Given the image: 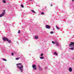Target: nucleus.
I'll return each mask as SVG.
<instances>
[{
  "label": "nucleus",
  "mask_w": 74,
  "mask_h": 74,
  "mask_svg": "<svg viewBox=\"0 0 74 74\" xmlns=\"http://www.w3.org/2000/svg\"><path fill=\"white\" fill-rule=\"evenodd\" d=\"M22 65V63H18V64H16L17 67H18L19 68V67H20L18 66V65Z\"/></svg>",
  "instance_id": "nucleus-8"
},
{
  "label": "nucleus",
  "mask_w": 74,
  "mask_h": 74,
  "mask_svg": "<svg viewBox=\"0 0 74 74\" xmlns=\"http://www.w3.org/2000/svg\"><path fill=\"white\" fill-rule=\"evenodd\" d=\"M69 49H71V50H74V47H72L69 48Z\"/></svg>",
  "instance_id": "nucleus-14"
},
{
  "label": "nucleus",
  "mask_w": 74,
  "mask_h": 74,
  "mask_svg": "<svg viewBox=\"0 0 74 74\" xmlns=\"http://www.w3.org/2000/svg\"><path fill=\"white\" fill-rule=\"evenodd\" d=\"M5 10H3V13H1V14H0V18H1V17H2V16H3L4 15V14L5 13Z\"/></svg>",
  "instance_id": "nucleus-1"
},
{
  "label": "nucleus",
  "mask_w": 74,
  "mask_h": 74,
  "mask_svg": "<svg viewBox=\"0 0 74 74\" xmlns=\"http://www.w3.org/2000/svg\"><path fill=\"white\" fill-rule=\"evenodd\" d=\"M54 54H56V56L58 55V53H57L56 52H55Z\"/></svg>",
  "instance_id": "nucleus-19"
},
{
  "label": "nucleus",
  "mask_w": 74,
  "mask_h": 74,
  "mask_svg": "<svg viewBox=\"0 0 74 74\" xmlns=\"http://www.w3.org/2000/svg\"><path fill=\"white\" fill-rule=\"evenodd\" d=\"M74 0H72V1H73V2H74Z\"/></svg>",
  "instance_id": "nucleus-30"
},
{
  "label": "nucleus",
  "mask_w": 74,
  "mask_h": 74,
  "mask_svg": "<svg viewBox=\"0 0 74 74\" xmlns=\"http://www.w3.org/2000/svg\"><path fill=\"white\" fill-rule=\"evenodd\" d=\"M70 47H73L74 46V42H71L69 44Z\"/></svg>",
  "instance_id": "nucleus-2"
},
{
  "label": "nucleus",
  "mask_w": 74,
  "mask_h": 74,
  "mask_svg": "<svg viewBox=\"0 0 74 74\" xmlns=\"http://www.w3.org/2000/svg\"><path fill=\"white\" fill-rule=\"evenodd\" d=\"M56 27L57 29H59V27H58L57 26H56Z\"/></svg>",
  "instance_id": "nucleus-22"
},
{
  "label": "nucleus",
  "mask_w": 74,
  "mask_h": 74,
  "mask_svg": "<svg viewBox=\"0 0 74 74\" xmlns=\"http://www.w3.org/2000/svg\"><path fill=\"white\" fill-rule=\"evenodd\" d=\"M38 67H39V68H40V65H38Z\"/></svg>",
  "instance_id": "nucleus-28"
},
{
  "label": "nucleus",
  "mask_w": 74,
  "mask_h": 74,
  "mask_svg": "<svg viewBox=\"0 0 74 74\" xmlns=\"http://www.w3.org/2000/svg\"><path fill=\"white\" fill-rule=\"evenodd\" d=\"M31 11L32 12H33V13H34L35 14H36V12H35V11H34V10H32V11Z\"/></svg>",
  "instance_id": "nucleus-12"
},
{
  "label": "nucleus",
  "mask_w": 74,
  "mask_h": 74,
  "mask_svg": "<svg viewBox=\"0 0 74 74\" xmlns=\"http://www.w3.org/2000/svg\"><path fill=\"white\" fill-rule=\"evenodd\" d=\"M3 2L4 3H5V4L6 3V1H5V0H3Z\"/></svg>",
  "instance_id": "nucleus-13"
},
{
  "label": "nucleus",
  "mask_w": 74,
  "mask_h": 74,
  "mask_svg": "<svg viewBox=\"0 0 74 74\" xmlns=\"http://www.w3.org/2000/svg\"><path fill=\"white\" fill-rule=\"evenodd\" d=\"M72 70L71 67L69 68V72H71L72 71Z\"/></svg>",
  "instance_id": "nucleus-7"
},
{
  "label": "nucleus",
  "mask_w": 74,
  "mask_h": 74,
  "mask_svg": "<svg viewBox=\"0 0 74 74\" xmlns=\"http://www.w3.org/2000/svg\"><path fill=\"white\" fill-rule=\"evenodd\" d=\"M41 59H44V57H41L40 58Z\"/></svg>",
  "instance_id": "nucleus-16"
},
{
  "label": "nucleus",
  "mask_w": 74,
  "mask_h": 74,
  "mask_svg": "<svg viewBox=\"0 0 74 74\" xmlns=\"http://www.w3.org/2000/svg\"><path fill=\"white\" fill-rule=\"evenodd\" d=\"M19 59H20V57L16 58V60H18Z\"/></svg>",
  "instance_id": "nucleus-15"
},
{
  "label": "nucleus",
  "mask_w": 74,
  "mask_h": 74,
  "mask_svg": "<svg viewBox=\"0 0 74 74\" xmlns=\"http://www.w3.org/2000/svg\"><path fill=\"white\" fill-rule=\"evenodd\" d=\"M14 55V53H12V55Z\"/></svg>",
  "instance_id": "nucleus-26"
},
{
  "label": "nucleus",
  "mask_w": 74,
  "mask_h": 74,
  "mask_svg": "<svg viewBox=\"0 0 74 74\" xmlns=\"http://www.w3.org/2000/svg\"><path fill=\"white\" fill-rule=\"evenodd\" d=\"M35 39H38V36H35Z\"/></svg>",
  "instance_id": "nucleus-9"
},
{
  "label": "nucleus",
  "mask_w": 74,
  "mask_h": 74,
  "mask_svg": "<svg viewBox=\"0 0 74 74\" xmlns=\"http://www.w3.org/2000/svg\"><path fill=\"white\" fill-rule=\"evenodd\" d=\"M44 54H43V53H42L41 54L40 56H43Z\"/></svg>",
  "instance_id": "nucleus-24"
},
{
  "label": "nucleus",
  "mask_w": 74,
  "mask_h": 74,
  "mask_svg": "<svg viewBox=\"0 0 74 74\" xmlns=\"http://www.w3.org/2000/svg\"><path fill=\"white\" fill-rule=\"evenodd\" d=\"M55 44H56L57 45V46H59V43H58V42H56Z\"/></svg>",
  "instance_id": "nucleus-10"
},
{
  "label": "nucleus",
  "mask_w": 74,
  "mask_h": 74,
  "mask_svg": "<svg viewBox=\"0 0 74 74\" xmlns=\"http://www.w3.org/2000/svg\"><path fill=\"white\" fill-rule=\"evenodd\" d=\"M51 34H53V32L52 31H51L50 32Z\"/></svg>",
  "instance_id": "nucleus-18"
},
{
  "label": "nucleus",
  "mask_w": 74,
  "mask_h": 74,
  "mask_svg": "<svg viewBox=\"0 0 74 74\" xmlns=\"http://www.w3.org/2000/svg\"><path fill=\"white\" fill-rule=\"evenodd\" d=\"M3 60H4V61H7L6 59H5L4 58H3Z\"/></svg>",
  "instance_id": "nucleus-20"
},
{
  "label": "nucleus",
  "mask_w": 74,
  "mask_h": 74,
  "mask_svg": "<svg viewBox=\"0 0 74 74\" xmlns=\"http://www.w3.org/2000/svg\"><path fill=\"white\" fill-rule=\"evenodd\" d=\"M44 13L42 12L41 13V15H44Z\"/></svg>",
  "instance_id": "nucleus-21"
},
{
  "label": "nucleus",
  "mask_w": 74,
  "mask_h": 74,
  "mask_svg": "<svg viewBox=\"0 0 74 74\" xmlns=\"http://www.w3.org/2000/svg\"><path fill=\"white\" fill-rule=\"evenodd\" d=\"M21 7L22 8H24V6L23 5H21Z\"/></svg>",
  "instance_id": "nucleus-17"
},
{
  "label": "nucleus",
  "mask_w": 74,
  "mask_h": 74,
  "mask_svg": "<svg viewBox=\"0 0 74 74\" xmlns=\"http://www.w3.org/2000/svg\"><path fill=\"white\" fill-rule=\"evenodd\" d=\"M19 69L21 72H23V65H21V66L19 68Z\"/></svg>",
  "instance_id": "nucleus-3"
},
{
  "label": "nucleus",
  "mask_w": 74,
  "mask_h": 74,
  "mask_svg": "<svg viewBox=\"0 0 74 74\" xmlns=\"http://www.w3.org/2000/svg\"><path fill=\"white\" fill-rule=\"evenodd\" d=\"M3 40L4 41H7L8 40V39L7 38L4 37L3 38Z\"/></svg>",
  "instance_id": "nucleus-5"
},
{
  "label": "nucleus",
  "mask_w": 74,
  "mask_h": 74,
  "mask_svg": "<svg viewBox=\"0 0 74 74\" xmlns=\"http://www.w3.org/2000/svg\"><path fill=\"white\" fill-rule=\"evenodd\" d=\"M32 68L34 70H36L37 69V67H36V66L35 64H33L32 66Z\"/></svg>",
  "instance_id": "nucleus-4"
},
{
  "label": "nucleus",
  "mask_w": 74,
  "mask_h": 74,
  "mask_svg": "<svg viewBox=\"0 0 74 74\" xmlns=\"http://www.w3.org/2000/svg\"><path fill=\"white\" fill-rule=\"evenodd\" d=\"M45 69H47V67H45Z\"/></svg>",
  "instance_id": "nucleus-27"
},
{
  "label": "nucleus",
  "mask_w": 74,
  "mask_h": 74,
  "mask_svg": "<svg viewBox=\"0 0 74 74\" xmlns=\"http://www.w3.org/2000/svg\"><path fill=\"white\" fill-rule=\"evenodd\" d=\"M8 41V42H9V43H11V41L10 40H8V41Z\"/></svg>",
  "instance_id": "nucleus-11"
},
{
  "label": "nucleus",
  "mask_w": 74,
  "mask_h": 74,
  "mask_svg": "<svg viewBox=\"0 0 74 74\" xmlns=\"http://www.w3.org/2000/svg\"><path fill=\"white\" fill-rule=\"evenodd\" d=\"M45 27L46 29H50L51 28V26L48 25H46L45 26Z\"/></svg>",
  "instance_id": "nucleus-6"
},
{
  "label": "nucleus",
  "mask_w": 74,
  "mask_h": 74,
  "mask_svg": "<svg viewBox=\"0 0 74 74\" xmlns=\"http://www.w3.org/2000/svg\"><path fill=\"white\" fill-rule=\"evenodd\" d=\"M52 43H53V44H55V42L53 41H52Z\"/></svg>",
  "instance_id": "nucleus-23"
},
{
  "label": "nucleus",
  "mask_w": 74,
  "mask_h": 74,
  "mask_svg": "<svg viewBox=\"0 0 74 74\" xmlns=\"http://www.w3.org/2000/svg\"><path fill=\"white\" fill-rule=\"evenodd\" d=\"M29 0L31 1V0Z\"/></svg>",
  "instance_id": "nucleus-32"
},
{
  "label": "nucleus",
  "mask_w": 74,
  "mask_h": 74,
  "mask_svg": "<svg viewBox=\"0 0 74 74\" xmlns=\"http://www.w3.org/2000/svg\"><path fill=\"white\" fill-rule=\"evenodd\" d=\"M20 30H19L18 32V33L19 34V33L20 32Z\"/></svg>",
  "instance_id": "nucleus-25"
},
{
  "label": "nucleus",
  "mask_w": 74,
  "mask_h": 74,
  "mask_svg": "<svg viewBox=\"0 0 74 74\" xmlns=\"http://www.w3.org/2000/svg\"><path fill=\"white\" fill-rule=\"evenodd\" d=\"M52 5H52V4H51V6H52Z\"/></svg>",
  "instance_id": "nucleus-29"
},
{
  "label": "nucleus",
  "mask_w": 74,
  "mask_h": 74,
  "mask_svg": "<svg viewBox=\"0 0 74 74\" xmlns=\"http://www.w3.org/2000/svg\"><path fill=\"white\" fill-rule=\"evenodd\" d=\"M54 28H53V30H54Z\"/></svg>",
  "instance_id": "nucleus-31"
}]
</instances>
